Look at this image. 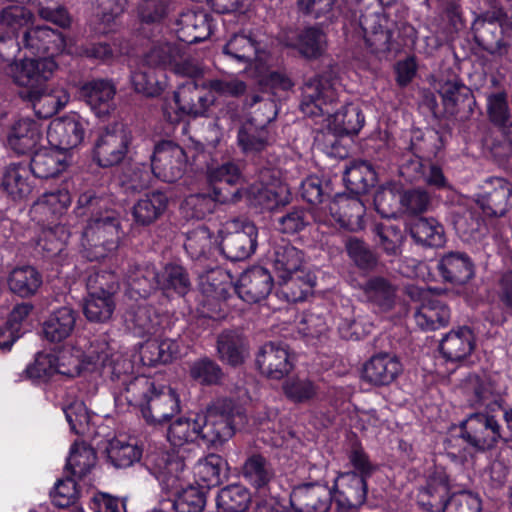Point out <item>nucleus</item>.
<instances>
[{"instance_id":"58","label":"nucleus","mask_w":512,"mask_h":512,"mask_svg":"<svg viewBox=\"0 0 512 512\" xmlns=\"http://www.w3.org/2000/svg\"><path fill=\"white\" fill-rule=\"evenodd\" d=\"M486 111L489 120L496 126L505 128L510 122L511 110L508 94L505 90L491 91L486 94Z\"/></svg>"},{"instance_id":"24","label":"nucleus","mask_w":512,"mask_h":512,"mask_svg":"<svg viewBox=\"0 0 512 512\" xmlns=\"http://www.w3.org/2000/svg\"><path fill=\"white\" fill-rule=\"evenodd\" d=\"M421 304L414 314L418 327L422 330H437L450 322V310L446 304L433 296L429 291L416 289Z\"/></svg>"},{"instance_id":"5","label":"nucleus","mask_w":512,"mask_h":512,"mask_svg":"<svg viewBox=\"0 0 512 512\" xmlns=\"http://www.w3.org/2000/svg\"><path fill=\"white\" fill-rule=\"evenodd\" d=\"M197 415L200 440L206 445H217L232 437L235 430L243 426L246 416L230 399L214 401L204 412Z\"/></svg>"},{"instance_id":"51","label":"nucleus","mask_w":512,"mask_h":512,"mask_svg":"<svg viewBox=\"0 0 512 512\" xmlns=\"http://www.w3.org/2000/svg\"><path fill=\"white\" fill-rule=\"evenodd\" d=\"M158 285L164 291H174L184 296L191 288L189 275L184 267L178 264L170 263L158 272Z\"/></svg>"},{"instance_id":"38","label":"nucleus","mask_w":512,"mask_h":512,"mask_svg":"<svg viewBox=\"0 0 512 512\" xmlns=\"http://www.w3.org/2000/svg\"><path fill=\"white\" fill-rule=\"evenodd\" d=\"M77 312L70 307H61L53 311L43 323L44 338L52 343H60L73 332Z\"/></svg>"},{"instance_id":"18","label":"nucleus","mask_w":512,"mask_h":512,"mask_svg":"<svg viewBox=\"0 0 512 512\" xmlns=\"http://www.w3.org/2000/svg\"><path fill=\"white\" fill-rule=\"evenodd\" d=\"M483 188V193L474 202L486 215L500 217L512 208V184L508 180L490 177Z\"/></svg>"},{"instance_id":"57","label":"nucleus","mask_w":512,"mask_h":512,"mask_svg":"<svg viewBox=\"0 0 512 512\" xmlns=\"http://www.w3.org/2000/svg\"><path fill=\"white\" fill-rule=\"evenodd\" d=\"M219 239L213 238L212 232L206 226H199L188 232L184 248L192 259L206 256L214 245L218 246Z\"/></svg>"},{"instance_id":"59","label":"nucleus","mask_w":512,"mask_h":512,"mask_svg":"<svg viewBox=\"0 0 512 512\" xmlns=\"http://www.w3.org/2000/svg\"><path fill=\"white\" fill-rule=\"evenodd\" d=\"M343 179L351 190L365 191L376 181V173L370 163L355 161L345 169Z\"/></svg>"},{"instance_id":"36","label":"nucleus","mask_w":512,"mask_h":512,"mask_svg":"<svg viewBox=\"0 0 512 512\" xmlns=\"http://www.w3.org/2000/svg\"><path fill=\"white\" fill-rule=\"evenodd\" d=\"M68 165L69 154L52 147L34 153L30 170L35 177L51 178L65 171Z\"/></svg>"},{"instance_id":"55","label":"nucleus","mask_w":512,"mask_h":512,"mask_svg":"<svg viewBox=\"0 0 512 512\" xmlns=\"http://www.w3.org/2000/svg\"><path fill=\"white\" fill-rule=\"evenodd\" d=\"M115 310L113 296L88 292L84 302V315L90 322L104 323L111 319Z\"/></svg>"},{"instance_id":"44","label":"nucleus","mask_w":512,"mask_h":512,"mask_svg":"<svg viewBox=\"0 0 512 512\" xmlns=\"http://www.w3.org/2000/svg\"><path fill=\"white\" fill-rule=\"evenodd\" d=\"M168 199L162 192L155 191L140 198L133 206L135 223L148 226L154 223L166 210Z\"/></svg>"},{"instance_id":"63","label":"nucleus","mask_w":512,"mask_h":512,"mask_svg":"<svg viewBox=\"0 0 512 512\" xmlns=\"http://www.w3.org/2000/svg\"><path fill=\"white\" fill-rule=\"evenodd\" d=\"M284 394L294 403H307L318 395V386L308 378L292 377L283 384Z\"/></svg>"},{"instance_id":"2","label":"nucleus","mask_w":512,"mask_h":512,"mask_svg":"<svg viewBox=\"0 0 512 512\" xmlns=\"http://www.w3.org/2000/svg\"><path fill=\"white\" fill-rule=\"evenodd\" d=\"M167 69L191 78L202 73L200 65L184 55L183 47L157 41L131 74L134 89L148 97L160 95L165 88L164 72Z\"/></svg>"},{"instance_id":"21","label":"nucleus","mask_w":512,"mask_h":512,"mask_svg":"<svg viewBox=\"0 0 512 512\" xmlns=\"http://www.w3.org/2000/svg\"><path fill=\"white\" fill-rule=\"evenodd\" d=\"M332 493L339 509L358 508L367 498L366 479L356 472L341 473L334 482Z\"/></svg>"},{"instance_id":"13","label":"nucleus","mask_w":512,"mask_h":512,"mask_svg":"<svg viewBox=\"0 0 512 512\" xmlns=\"http://www.w3.org/2000/svg\"><path fill=\"white\" fill-rule=\"evenodd\" d=\"M261 109L264 111L262 116L255 113L238 131V145L247 155L262 152L269 145L270 137L266 124L276 117L275 105L272 101H266L261 103Z\"/></svg>"},{"instance_id":"28","label":"nucleus","mask_w":512,"mask_h":512,"mask_svg":"<svg viewBox=\"0 0 512 512\" xmlns=\"http://www.w3.org/2000/svg\"><path fill=\"white\" fill-rule=\"evenodd\" d=\"M241 197V189L236 188L228 191L222 187L214 186L213 195L193 194L189 195L184 201V209L190 217L201 219L211 214L217 203L225 204L235 202Z\"/></svg>"},{"instance_id":"4","label":"nucleus","mask_w":512,"mask_h":512,"mask_svg":"<svg viewBox=\"0 0 512 512\" xmlns=\"http://www.w3.org/2000/svg\"><path fill=\"white\" fill-rule=\"evenodd\" d=\"M366 208L362 201L353 196L337 195L326 207L315 208L312 211L314 222L318 225L313 233V239L321 248L330 245L331 232L322 227L338 225L349 231H359L364 228L363 217Z\"/></svg>"},{"instance_id":"26","label":"nucleus","mask_w":512,"mask_h":512,"mask_svg":"<svg viewBox=\"0 0 512 512\" xmlns=\"http://www.w3.org/2000/svg\"><path fill=\"white\" fill-rule=\"evenodd\" d=\"M402 372L400 361L388 353L372 356L363 366L362 379L374 386H387Z\"/></svg>"},{"instance_id":"15","label":"nucleus","mask_w":512,"mask_h":512,"mask_svg":"<svg viewBox=\"0 0 512 512\" xmlns=\"http://www.w3.org/2000/svg\"><path fill=\"white\" fill-rule=\"evenodd\" d=\"M112 379L121 382L123 386L121 394L130 404L139 407L140 411L146 405L147 400L155 390L154 382L147 376H136L128 380V376L122 378V370L126 373L132 368L131 363L122 359H113L110 363Z\"/></svg>"},{"instance_id":"40","label":"nucleus","mask_w":512,"mask_h":512,"mask_svg":"<svg viewBox=\"0 0 512 512\" xmlns=\"http://www.w3.org/2000/svg\"><path fill=\"white\" fill-rule=\"evenodd\" d=\"M223 54L228 59L251 66L254 61H262L259 44L250 35L234 34L224 45Z\"/></svg>"},{"instance_id":"1","label":"nucleus","mask_w":512,"mask_h":512,"mask_svg":"<svg viewBox=\"0 0 512 512\" xmlns=\"http://www.w3.org/2000/svg\"><path fill=\"white\" fill-rule=\"evenodd\" d=\"M341 84L332 73L314 76L302 87L301 111L309 117H326L328 127L338 134H357L364 125V115L354 104L334 111L341 97Z\"/></svg>"},{"instance_id":"56","label":"nucleus","mask_w":512,"mask_h":512,"mask_svg":"<svg viewBox=\"0 0 512 512\" xmlns=\"http://www.w3.org/2000/svg\"><path fill=\"white\" fill-rule=\"evenodd\" d=\"M199 429L197 415L194 417H179L170 424L167 439L173 446L181 447L200 439Z\"/></svg>"},{"instance_id":"64","label":"nucleus","mask_w":512,"mask_h":512,"mask_svg":"<svg viewBox=\"0 0 512 512\" xmlns=\"http://www.w3.org/2000/svg\"><path fill=\"white\" fill-rule=\"evenodd\" d=\"M401 192L396 185H386L376 191L374 205L383 218L395 217L399 211Z\"/></svg>"},{"instance_id":"10","label":"nucleus","mask_w":512,"mask_h":512,"mask_svg":"<svg viewBox=\"0 0 512 512\" xmlns=\"http://www.w3.org/2000/svg\"><path fill=\"white\" fill-rule=\"evenodd\" d=\"M214 102L215 96L209 90L208 84L199 86L191 80L180 85L174 93V103L178 111L171 114L165 108L164 113L170 122H177L182 115L204 116Z\"/></svg>"},{"instance_id":"42","label":"nucleus","mask_w":512,"mask_h":512,"mask_svg":"<svg viewBox=\"0 0 512 512\" xmlns=\"http://www.w3.org/2000/svg\"><path fill=\"white\" fill-rule=\"evenodd\" d=\"M365 298L380 311L393 309L396 301V287L386 278L373 276L362 286Z\"/></svg>"},{"instance_id":"31","label":"nucleus","mask_w":512,"mask_h":512,"mask_svg":"<svg viewBox=\"0 0 512 512\" xmlns=\"http://www.w3.org/2000/svg\"><path fill=\"white\" fill-rule=\"evenodd\" d=\"M71 203V196L67 189L43 193L30 209L33 220L38 223L52 221L62 215Z\"/></svg>"},{"instance_id":"41","label":"nucleus","mask_w":512,"mask_h":512,"mask_svg":"<svg viewBox=\"0 0 512 512\" xmlns=\"http://www.w3.org/2000/svg\"><path fill=\"white\" fill-rule=\"evenodd\" d=\"M31 170L22 164H11L3 172L1 187L13 199L22 200L33 190Z\"/></svg>"},{"instance_id":"12","label":"nucleus","mask_w":512,"mask_h":512,"mask_svg":"<svg viewBox=\"0 0 512 512\" xmlns=\"http://www.w3.org/2000/svg\"><path fill=\"white\" fill-rule=\"evenodd\" d=\"M57 69V63L51 57L25 58L7 65L5 73L12 81L29 91L43 86Z\"/></svg>"},{"instance_id":"43","label":"nucleus","mask_w":512,"mask_h":512,"mask_svg":"<svg viewBox=\"0 0 512 512\" xmlns=\"http://www.w3.org/2000/svg\"><path fill=\"white\" fill-rule=\"evenodd\" d=\"M448 481L443 472H436L431 476L427 485L420 489L418 504L428 512H440L444 508V498L448 494Z\"/></svg>"},{"instance_id":"45","label":"nucleus","mask_w":512,"mask_h":512,"mask_svg":"<svg viewBox=\"0 0 512 512\" xmlns=\"http://www.w3.org/2000/svg\"><path fill=\"white\" fill-rule=\"evenodd\" d=\"M7 283L14 294L27 298L35 295L41 287L42 275L33 266H20L9 273Z\"/></svg>"},{"instance_id":"6","label":"nucleus","mask_w":512,"mask_h":512,"mask_svg":"<svg viewBox=\"0 0 512 512\" xmlns=\"http://www.w3.org/2000/svg\"><path fill=\"white\" fill-rule=\"evenodd\" d=\"M462 438L475 450L484 452L499 442H512L508 424L503 427L494 412L477 411L470 413L460 424Z\"/></svg>"},{"instance_id":"46","label":"nucleus","mask_w":512,"mask_h":512,"mask_svg":"<svg viewBox=\"0 0 512 512\" xmlns=\"http://www.w3.org/2000/svg\"><path fill=\"white\" fill-rule=\"evenodd\" d=\"M217 353L219 359L231 366H238L247 356L244 338L235 331H224L217 338Z\"/></svg>"},{"instance_id":"47","label":"nucleus","mask_w":512,"mask_h":512,"mask_svg":"<svg viewBox=\"0 0 512 512\" xmlns=\"http://www.w3.org/2000/svg\"><path fill=\"white\" fill-rule=\"evenodd\" d=\"M245 480L256 488L265 487L274 477L271 463L261 454L247 457L241 469Z\"/></svg>"},{"instance_id":"61","label":"nucleus","mask_w":512,"mask_h":512,"mask_svg":"<svg viewBox=\"0 0 512 512\" xmlns=\"http://www.w3.org/2000/svg\"><path fill=\"white\" fill-rule=\"evenodd\" d=\"M223 465L224 460L219 455L210 454L196 463L194 467L195 477L205 487L217 486L221 482Z\"/></svg>"},{"instance_id":"16","label":"nucleus","mask_w":512,"mask_h":512,"mask_svg":"<svg viewBox=\"0 0 512 512\" xmlns=\"http://www.w3.org/2000/svg\"><path fill=\"white\" fill-rule=\"evenodd\" d=\"M210 34V16L203 11H187L182 13L177 20L176 36L178 41L166 38L160 41H168L172 45L183 47L184 55L199 65L194 58L187 54V45L203 41Z\"/></svg>"},{"instance_id":"53","label":"nucleus","mask_w":512,"mask_h":512,"mask_svg":"<svg viewBox=\"0 0 512 512\" xmlns=\"http://www.w3.org/2000/svg\"><path fill=\"white\" fill-rule=\"evenodd\" d=\"M69 235L67 228L60 224L44 228L38 236L36 247L44 256L54 257L64 250Z\"/></svg>"},{"instance_id":"33","label":"nucleus","mask_w":512,"mask_h":512,"mask_svg":"<svg viewBox=\"0 0 512 512\" xmlns=\"http://www.w3.org/2000/svg\"><path fill=\"white\" fill-rule=\"evenodd\" d=\"M474 348L475 336L473 331L467 326L451 330L440 343L442 355L451 362H459L466 359Z\"/></svg>"},{"instance_id":"17","label":"nucleus","mask_w":512,"mask_h":512,"mask_svg":"<svg viewBox=\"0 0 512 512\" xmlns=\"http://www.w3.org/2000/svg\"><path fill=\"white\" fill-rule=\"evenodd\" d=\"M332 500V489L319 482L297 485L290 493V504L295 512H328Z\"/></svg>"},{"instance_id":"54","label":"nucleus","mask_w":512,"mask_h":512,"mask_svg":"<svg viewBox=\"0 0 512 512\" xmlns=\"http://www.w3.org/2000/svg\"><path fill=\"white\" fill-rule=\"evenodd\" d=\"M411 235L429 247H440L445 241L443 226L434 218H419L411 227Z\"/></svg>"},{"instance_id":"27","label":"nucleus","mask_w":512,"mask_h":512,"mask_svg":"<svg viewBox=\"0 0 512 512\" xmlns=\"http://www.w3.org/2000/svg\"><path fill=\"white\" fill-rule=\"evenodd\" d=\"M281 42L295 48L306 58H317L326 50V35L316 27H308L302 31H287L281 35Z\"/></svg>"},{"instance_id":"37","label":"nucleus","mask_w":512,"mask_h":512,"mask_svg":"<svg viewBox=\"0 0 512 512\" xmlns=\"http://www.w3.org/2000/svg\"><path fill=\"white\" fill-rule=\"evenodd\" d=\"M438 270L446 282L465 284L474 273V266L469 256L462 252H449L441 257Z\"/></svg>"},{"instance_id":"9","label":"nucleus","mask_w":512,"mask_h":512,"mask_svg":"<svg viewBox=\"0 0 512 512\" xmlns=\"http://www.w3.org/2000/svg\"><path fill=\"white\" fill-rule=\"evenodd\" d=\"M271 262L280 284L286 285L283 293L288 301L298 302L306 298L312 284L302 282L297 291H292L295 283L294 275L301 271L304 264V253L291 244L277 245L271 256Z\"/></svg>"},{"instance_id":"52","label":"nucleus","mask_w":512,"mask_h":512,"mask_svg":"<svg viewBox=\"0 0 512 512\" xmlns=\"http://www.w3.org/2000/svg\"><path fill=\"white\" fill-rule=\"evenodd\" d=\"M473 394L472 405L479 411L496 412L502 409L503 399L490 380L476 377Z\"/></svg>"},{"instance_id":"19","label":"nucleus","mask_w":512,"mask_h":512,"mask_svg":"<svg viewBox=\"0 0 512 512\" xmlns=\"http://www.w3.org/2000/svg\"><path fill=\"white\" fill-rule=\"evenodd\" d=\"M32 54H54L66 52L73 53V47L64 39L63 35L48 26H36L29 28L23 34L19 43Z\"/></svg>"},{"instance_id":"22","label":"nucleus","mask_w":512,"mask_h":512,"mask_svg":"<svg viewBox=\"0 0 512 512\" xmlns=\"http://www.w3.org/2000/svg\"><path fill=\"white\" fill-rule=\"evenodd\" d=\"M273 287L270 272L261 266H253L244 271L238 279L235 290L247 303H258L265 299Z\"/></svg>"},{"instance_id":"39","label":"nucleus","mask_w":512,"mask_h":512,"mask_svg":"<svg viewBox=\"0 0 512 512\" xmlns=\"http://www.w3.org/2000/svg\"><path fill=\"white\" fill-rule=\"evenodd\" d=\"M41 139L40 127L37 122L23 118L13 126L7 138L8 146L17 154L32 151Z\"/></svg>"},{"instance_id":"49","label":"nucleus","mask_w":512,"mask_h":512,"mask_svg":"<svg viewBox=\"0 0 512 512\" xmlns=\"http://www.w3.org/2000/svg\"><path fill=\"white\" fill-rule=\"evenodd\" d=\"M478 204L472 202L468 207L456 212L454 226L459 235L466 241L476 239L484 227L479 213Z\"/></svg>"},{"instance_id":"60","label":"nucleus","mask_w":512,"mask_h":512,"mask_svg":"<svg viewBox=\"0 0 512 512\" xmlns=\"http://www.w3.org/2000/svg\"><path fill=\"white\" fill-rule=\"evenodd\" d=\"M108 458L117 468H127L139 461L142 450L136 443H129L120 439H114L110 442L107 449Z\"/></svg>"},{"instance_id":"3","label":"nucleus","mask_w":512,"mask_h":512,"mask_svg":"<svg viewBox=\"0 0 512 512\" xmlns=\"http://www.w3.org/2000/svg\"><path fill=\"white\" fill-rule=\"evenodd\" d=\"M146 465L162 489L174 497L170 500L174 512H202L205 496L188 484L185 462L176 451L155 449L146 456Z\"/></svg>"},{"instance_id":"62","label":"nucleus","mask_w":512,"mask_h":512,"mask_svg":"<svg viewBox=\"0 0 512 512\" xmlns=\"http://www.w3.org/2000/svg\"><path fill=\"white\" fill-rule=\"evenodd\" d=\"M32 20L33 14L31 11L21 5H9L0 12V26L13 36H16Z\"/></svg>"},{"instance_id":"8","label":"nucleus","mask_w":512,"mask_h":512,"mask_svg":"<svg viewBox=\"0 0 512 512\" xmlns=\"http://www.w3.org/2000/svg\"><path fill=\"white\" fill-rule=\"evenodd\" d=\"M217 233L218 247L231 261L246 260L256 251L258 229L247 219H229L221 224Z\"/></svg>"},{"instance_id":"50","label":"nucleus","mask_w":512,"mask_h":512,"mask_svg":"<svg viewBox=\"0 0 512 512\" xmlns=\"http://www.w3.org/2000/svg\"><path fill=\"white\" fill-rule=\"evenodd\" d=\"M95 463L94 450L83 443H75L67 459L66 468L71 474L70 477L81 481L90 473Z\"/></svg>"},{"instance_id":"20","label":"nucleus","mask_w":512,"mask_h":512,"mask_svg":"<svg viewBox=\"0 0 512 512\" xmlns=\"http://www.w3.org/2000/svg\"><path fill=\"white\" fill-rule=\"evenodd\" d=\"M84 133L83 119L77 115H70L51 122L47 130V140L52 147L68 153L83 141Z\"/></svg>"},{"instance_id":"32","label":"nucleus","mask_w":512,"mask_h":512,"mask_svg":"<svg viewBox=\"0 0 512 512\" xmlns=\"http://www.w3.org/2000/svg\"><path fill=\"white\" fill-rule=\"evenodd\" d=\"M158 282V272L153 266L130 267L126 275L127 290L124 300H146L154 290L159 288Z\"/></svg>"},{"instance_id":"7","label":"nucleus","mask_w":512,"mask_h":512,"mask_svg":"<svg viewBox=\"0 0 512 512\" xmlns=\"http://www.w3.org/2000/svg\"><path fill=\"white\" fill-rule=\"evenodd\" d=\"M120 222L114 210L91 218L82 233L81 244L85 257L100 260L115 251L119 243Z\"/></svg>"},{"instance_id":"23","label":"nucleus","mask_w":512,"mask_h":512,"mask_svg":"<svg viewBox=\"0 0 512 512\" xmlns=\"http://www.w3.org/2000/svg\"><path fill=\"white\" fill-rule=\"evenodd\" d=\"M179 410V398L175 390L162 386L159 390L153 391L141 414L149 425H159L168 421Z\"/></svg>"},{"instance_id":"11","label":"nucleus","mask_w":512,"mask_h":512,"mask_svg":"<svg viewBox=\"0 0 512 512\" xmlns=\"http://www.w3.org/2000/svg\"><path fill=\"white\" fill-rule=\"evenodd\" d=\"M130 142V131L123 123L111 124L95 142L94 159L101 167L117 165L125 158Z\"/></svg>"},{"instance_id":"29","label":"nucleus","mask_w":512,"mask_h":512,"mask_svg":"<svg viewBox=\"0 0 512 512\" xmlns=\"http://www.w3.org/2000/svg\"><path fill=\"white\" fill-rule=\"evenodd\" d=\"M126 309L123 318L127 327L139 336L154 334L159 324L158 315L145 300H124Z\"/></svg>"},{"instance_id":"25","label":"nucleus","mask_w":512,"mask_h":512,"mask_svg":"<svg viewBox=\"0 0 512 512\" xmlns=\"http://www.w3.org/2000/svg\"><path fill=\"white\" fill-rule=\"evenodd\" d=\"M260 371L272 379H281L293 368L286 345L276 342L265 344L256 359Z\"/></svg>"},{"instance_id":"35","label":"nucleus","mask_w":512,"mask_h":512,"mask_svg":"<svg viewBox=\"0 0 512 512\" xmlns=\"http://www.w3.org/2000/svg\"><path fill=\"white\" fill-rule=\"evenodd\" d=\"M60 357L56 353H38L34 364L26 369L28 377L41 379L51 377L54 374H60L68 377L78 375V360L76 357H70L68 364H59Z\"/></svg>"},{"instance_id":"30","label":"nucleus","mask_w":512,"mask_h":512,"mask_svg":"<svg viewBox=\"0 0 512 512\" xmlns=\"http://www.w3.org/2000/svg\"><path fill=\"white\" fill-rule=\"evenodd\" d=\"M115 93V86L103 79L89 81L80 88V97L99 117L113 110Z\"/></svg>"},{"instance_id":"34","label":"nucleus","mask_w":512,"mask_h":512,"mask_svg":"<svg viewBox=\"0 0 512 512\" xmlns=\"http://www.w3.org/2000/svg\"><path fill=\"white\" fill-rule=\"evenodd\" d=\"M27 99L32 103L39 118H49L69 102L70 96L63 88L48 89L43 85L36 90L28 91Z\"/></svg>"},{"instance_id":"14","label":"nucleus","mask_w":512,"mask_h":512,"mask_svg":"<svg viewBox=\"0 0 512 512\" xmlns=\"http://www.w3.org/2000/svg\"><path fill=\"white\" fill-rule=\"evenodd\" d=\"M187 167L185 150L172 141L158 143L151 156V171L165 182H174L182 177Z\"/></svg>"},{"instance_id":"48","label":"nucleus","mask_w":512,"mask_h":512,"mask_svg":"<svg viewBox=\"0 0 512 512\" xmlns=\"http://www.w3.org/2000/svg\"><path fill=\"white\" fill-rule=\"evenodd\" d=\"M251 501L249 490L241 484L222 488L216 498L217 512H244Z\"/></svg>"}]
</instances>
